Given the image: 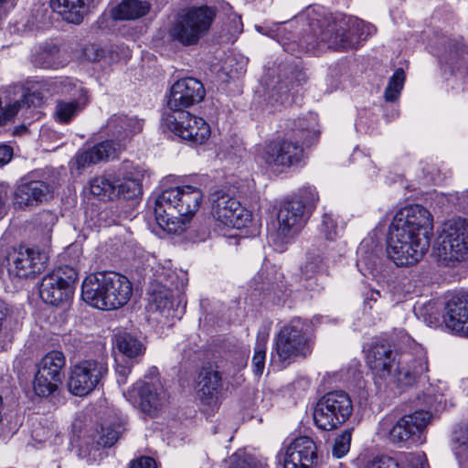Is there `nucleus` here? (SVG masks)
<instances>
[{
	"mask_svg": "<svg viewBox=\"0 0 468 468\" xmlns=\"http://www.w3.org/2000/svg\"><path fill=\"white\" fill-rule=\"evenodd\" d=\"M433 229L431 212L420 205L398 211L389 226L387 254L399 267L419 262L430 248Z\"/></svg>",
	"mask_w": 468,
	"mask_h": 468,
	"instance_id": "1",
	"label": "nucleus"
},
{
	"mask_svg": "<svg viewBox=\"0 0 468 468\" xmlns=\"http://www.w3.org/2000/svg\"><path fill=\"white\" fill-rule=\"evenodd\" d=\"M309 26L319 42L328 48L348 49L356 48L361 40L376 32L374 26L356 17L343 16L333 19L322 6H310L306 10Z\"/></svg>",
	"mask_w": 468,
	"mask_h": 468,
	"instance_id": "2",
	"label": "nucleus"
},
{
	"mask_svg": "<svg viewBox=\"0 0 468 468\" xmlns=\"http://www.w3.org/2000/svg\"><path fill=\"white\" fill-rule=\"evenodd\" d=\"M200 188L184 185L165 189L154 201L157 224L168 233L179 234L196 214L203 200Z\"/></svg>",
	"mask_w": 468,
	"mask_h": 468,
	"instance_id": "3",
	"label": "nucleus"
},
{
	"mask_svg": "<svg viewBox=\"0 0 468 468\" xmlns=\"http://www.w3.org/2000/svg\"><path fill=\"white\" fill-rule=\"evenodd\" d=\"M316 119L300 118L290 122L284 138L267 143L260 152L261 159L269 166L290 167L298 164L303 155V145H309L318 137Z\"/></svg>",
	"mask_w": 468,
	"mask_h": 468,
	"instance_id": "4",
	"label": "nucleus"
},
{
	"mask_svg": "<svg viewBox=\"0 0 468 468\" xmlns=\"http://www.w3.org/2000/svg\"><path fill=\"white\" fill-rule=\"evenodd\" d=\"M142 129L143 122L136 116L112 114L103 127L111 139L99 143L86 151L79 152L74 158V164L78 169H82L87 165L117 157L124 149L126 142Z\"/></svg>",
	"mask_w": 468,
	"mask_h": 468,
	"instance_id": "5",
	"label": "nucleus"
},
{
	"mask_svg": "<svg viewBox=\"0 0 468 468\" xmlns=\"http://www.w3.org/2000/svg\"><path fill=\"white\" fill-rule=\"evenodd\" d=\"M217 8L208 5L191 6L179 12L168 28V37L184 47L198 44L210 30Z\"/></svg>",
	"mask_w": 468,
	"mask_h": 468,
	"instance_id": "6",
	"label": "nucleus"
},
{
	"mask_svg": "<svg viewBox=\"0 0 468 468\" xmlns=\"http://www.w3.org/2000/svg\"><path fill=\"white\" fill-rule=\"evenodd\" d=\"M310 324L301 318H293L282 327L276 337L275 352L279 361L289 365L297 358H305L313 350Z\"/></svg>",
	"mask_w": 468,
	"mask_h": 468,
	"instance_id": "7",
	"label": "nucleus"
},
{
	"mask_svg": "<svg viewBox=\"0 0 468 468\" xmlns=\"http://www.w3.org/2000/svg\"><path fill=\"white\" fill-rule=\"evenodd\" d=\"M353 412L350 396L343 390L325 393L316 402L314 421L323 431H333L345 423Z\"/></svg>",
	"mask_w": 468,
	"mask_h": 468,
	"instance_id": "8",
	"label": "nucleus"
},
{
	"mask_svg": "<svg viewBox=\"0 0 468 468\" xmlns=\"http://www.w3.org/2000/svg\"><path fill=\"white\" fill-rule=\"evenodd\" d=\"M437 248L439 258L447 264L468 259V220L457 218L444 223Z\"/></svg>",
	"mask_w": 468,
	"mask_h": 468,
	"instance_id": "9",
	"label": "nucleus"
},
{
	"mask_svg": "<svg viewBox=\"0 0 468 468\" xmlns=\"http://www.w3.org/2000/svg\"><path fill=\"white\" fill-rule=\"evenodd\" d=\"M107 363L102 359H84L70 367L67 387L75 396H86L106 378Z\"/></svg>",
	"mask_w": 468,
	"mask_h": 468,
	"instance_id": "10",
	"label": "nucleus"
},
{
	"mask_svg": "<svg viewBox=\"0 0 468 468\" xmlns=\"http://www.w3.org/2000/svg\"><path fill=\"white\" fill-rule=\"evenodd\" d=\"M78 272L70 266L58 267L43 277L39 286L41 299L50 305H58L73 294Z\"/></svg>",
	"mask_w": 468,
	"mask_h": 468,
	"instance_id": "11",
	"label": "nucleus"
},
{
	"mask_svg": "<svg viewBox=\"0 0 468 468\" xmlns=\"http://www.w3.org/2000/svg\"><path fill=\"white\" fill-rule=\"evenodd\" d=\"M164 125L193 144H202L210 136V127L202 118L190 114L186 111L178 112H164Z\"/></svg>",
	"mask_w": 468,
	"mask_h": 468,
	"instance_id": "12",
	"label": "nucleus"
},
{
	"mask_svg": "<svg viewBox=\"0 0 468 468\" xmlns=\"http://www.w3.org/2000/svg\"><path fill=\"white\" fill-rule=\"evenodd\" d=\"M47 256L25 245L15 246L7 254L8 270L19 278L35 277L46 268Z\"/></svg>",
	"mask_w": 468,
	"mask_h": 468,
	"instance_id": "13",
	"label": "nucleus"
},
{
	"mask_svg": "<svg viewBox=\"0 0 468 468\" xmlns=\"http://www.w3.org/2000/svg\"><path fill=\"white\" fill-rule=\"evenodd\" d=\"M211 214L222 226L242 229L251 220V214L234 197L229 195L218 196L212 201Z\"/></svg>",
	"mask_w": 468,
	"mask_h": 468,
	"instance_id": "14",
	"label": "nucleus"
},
{
	"mask_svg": "<svg viewBox=\"0 0 468 468\" xmlns=\"http://www.w3.org/2000/svg\"><path fill=\"white\" fill-rule=\"evenodd\" d=\"M431 414L425 410H416L400 417L390 429L388 437L393 443L419 442L420 434L431 420Z\"/></svg>",
	"mask_w": 468,
	"mask_h": 468,
	"instance_id": "15",
	"label": "nucleus"
},
{
	"mask_svg": "<svg viewBox=\"0 0 468 468\" xmlns=\"http://www.w3.org/2000/svg\"><path fill=\"white\" fill-rule=\"evenodd\" d=\"M428 371V360L425 352L417 348L415 354L405 353L397 362L392 373L391 382L398 387H410Z\"/></svg>",
	"mask_w": 468,
	"mask_h": 468,
	"instance_id": "16",
	"label": "nucleus"
},
{
	"mask_svg": "<svg viewBox=\"0 0 468 468\" xmlns=\"http://www.w3.org/2000/svg\"><path fill=\"white\" fill-rule=\"evenodd\" d=\"M277 219L278 228L273 240L277 243H286L305 224L304 205L296 199L282 203Z\"/></svg>",
	"mask_w": 468,
	"mask_h": 468,
	"instance_id": "17",
	"label": "nucleus"
},
{
	"mask_svg": "<svg viewBox=\"0 0 468 468\" xmlns=\"http://www.w3.org/2000/svg\"><path fill=\"white\" fill-rule=\"evenodd\" d=\"M206 91L203 84L197 79L185 78L173 84L167 100L168 112L184 111L203 101Z\"/></svg>",
	"mask_w": 468,
	"mask_h": 468,
	"instance_id": "18",
	"label": "nucleus"
},
{
	"mask_svg": "<svg viewBox=\"0 0 468 468\" xmlns=\"http://www.w3.org/2000/svg\"><path fill=\"white\" fill-rule=\"evenodd\" d=\"M325 248H312L306 253V261L301 267V279L310 291H321L328 276Z\"/></svg>",
	"mask_w": 468,
	"mask_h": 468,
	"instance_id": "19",
	"label": "nucleus"
},
{
	"mask_svg": "<svg viewBox=\"0 0 468 468\" xmlns=\"http://www.w3.org/2000/svg\"><path fill=\"white\" fill-rule=\"evenodd\" d=\"M319 457L314 441L307 436L294 439L286 449L284 468H315Z\"/></svg>",
	"mask_w": 468,
	"mask_h": 468,
	"instance_id": "20",
	"label": "nucleus"
},
{
	"mask_svg": "<svg viewBox=\"0 0 468 468\" xmlns=\"http://www.w3.org/2000/svg\"><path fill=\"white\" fill-rule=\"evenodd\" d=\"M54 186L42 181L31 180L16 186L14 203L19 208L34 207L53 198Z\"/></svg>",
	"mask_w": 468,
	"mask_h": 468,
	"instance_id": "21",
	"label": "nucleus"
},
{
	"mask_svg": "<svg viewBox=\"0 0 468 468\" xmlns=\"http://www.w3.org/2000/svg\"><path fill=\"white\" fill-rule=\"evenodd\" d=\"M5 106L0 113V125L5 124L14 119L19 112H23L31 106L40 103L39 93L30 92L27 89L15 85L7 90Z\"/></svg>",
	"mask_w": 468,
	"mask_h": 468,
	"instance_id": "22",
	"label": "nucleus"
},
{
	"mask_svg": "<svg viewBox=\"0 0 468 468\" xmlns=\"http://www.w3.org/2000/svg\"><path fill=\"white\" fill-rule=\"evenodd\" d=\"M154 276V283L151 289L152 306L160 313L170 311L174 306L172 290L178 289L176 282L177 276L175 271L165 268L157 270Z\"/></svg>",
	"mask_w": 468,
	"mask_h": 468,
	"instance_id": "23",
	"label": "nucleus"
},
{
	"mask_svg": "<svg viewBox=\"0 0 468 468\" xmlns=\"http://www.w3.org/2000/svg\"><path fill=\"white\" fill-rule=\"evenodd\" d=\"M132 293L133 286L127 277L116 272H107L103 310L122 307L129 302Z\"/></svg>",
	"mask_w": 468,
	"mask_h": 468,
	"instance_id": "24",
	"label": "nucleus"
},
{
	"mask_svg": "<svg viewBox=\"0 0 468 468\" xmlns=\"http://www.w3.org/2000/svg\"><path fill=\"white\" fill-rule=\"evenodd\" d=\"M444 323L458 335L468 336V293L452 297L445 306Z\"/></svg>",
	"mask_w": 468,
	"mask_h": 468,
	"instance_id": "25",
	"label": "nucleus"
},
{
	"mask_svg": "<svg viewBox=\"0 0 468 468\" xmlns=\"http://www.w3.org/2000/svg\"><path fill=\"white\" fill-rule=\"evenodd\" d=\"M137 393L140 399V409L150 416H156L166 401V393L162 388H156L152 384L136 383L126 395L132 400L133 393Z\"/></svg>",
	"mask_w": 468,
	"mask_h": 468,
	"instance_id": "26",
	"label": "nucleus"
},
{
	"mask_svg": "<svg viewBox=\"0 0 468 468\" xmlns=\"http://www.w3.org/2000/svg\"><path fill=\"white\" fill-rule=\"evenodd\" d=\"M397 354L387 344H374L367 353V364L376 378L391 379V368L395 364Z\"/></svg>",
	"mask_w": 468,
	"mask_h": 468,
	"instance_id": "27",
	"label": "nucleus"
},
{
	"mask_svg": "<svg viewBox=\"0 0 468 468\" xmlns=\"http://www.w3.org/2000/svg\"><path fill=\"white\" fill-rule=\"evenodd\" d=\"M198 397L207 405L217 401L223 391L221 373L212 367H203L198 376Z\"/></svg>",
	"mask_w": 468,
	"mask_h": 468,
	"instance_id": "28",
	"label": "nucleus"
},
{
	"mask_svg": "<svg viewBox=\"0 0 468 468\" xmlns=\"http://www.w3.org/2000/svg\"><path fill=\"white\" fill-rule=\"evenodd\" d=\"M107 272H95L88 275L81 285V298L89 305L103 310L106 292Z\"/></svg>",
	"mask_w": 468,
	"mask_h": 468,
	"instance_id": "29",
	"label": "nucleus"
},
{
	"mask_svg": "<svg viewBox=\"0 0 468 468\" xmlns=\"http://www.w3.org/2000/svg\"><path fill=\"white\" fill-rule=\"evenodd\" d=\"M31 62L41 69H59L68 63L66 55L52 42L41 44L31 56Z\"/></svg>",
	"mask_w": 468,
	"mask_h": 468,
	"instance_id": "30",
	"label": "nucleus"
},
{
	"mask_svg": "<svg viewBox=\"0 0 468 468\" xmlns=\"http://www.w3.org/2000/svg\"><path fill=\"white\" fill-rule=\"evenodd\" d=\"M80 98L70 101L59 100L56 102L54 117L61 123L69 122L90 102L89 91L85 88H80Z\"/></svg>",
	"mask_w": 468,
	"mask_h": 468,
	"instance_id": "31",
	"label": "nucleus"
},
{
	"mask_svg": "<svg viewBox=\"0 0 468 468\" xmlns=\"http://www.w3.org/2000/svg\"><path fill=\"white\" fill-rule=\"evenodd\" d=\"M150 8L146 1L123 0L112 9V16L115 20H133L148 14Z\"/></svg>",
	"mask_w": 468,
	"mask_h": 468,
	"instance_id": "32",
	"label": "nucleus"
},
{
	"mask_svg": "<svg viewBox=\"0 0 468 468\" xmlns=\"http://www.w3.org/2000/svg\"><path fill=\"white\" fill-rule=\"evenodd\" d=\"M87 0H50L54 11L61 14L65 20L80 24L82 21Z\"/></svg>",
	"mask_w": 468,
	"mask_h": 468,
	"instance_id": "33",
	"label": "nucleus"
},
{
	"mask_svg": "<svg viewBox=\"0 0 468 468\" xmlns=\"http://www.w3.org/2000/svg\"><path fill=\"white\" fill-rule=\"evenodd\" d=\"M66 365V358L60 351H51L42 357L37 365L38 371H45L44 374L53 379L61 380V371Z\"/></svg>",
	"mask_w": 468,
	"mask_h": 468,
	"instance_id": "34",
	"label": "nucleus"
},
{
	"mask_svg": "<svg viewBox=\"0 0 468 468\" xmlns=\"http://www.w3.org/2000/svg\"><path fill=\"white\" fill-rule=\"evenodd\" d=\"M115 345L127 357H136L144 352V346L141 341L129 333L116 335Z\"/></svg>",
	"mask_w": 468,
	"mask_h": 468,
	"instance_id": "35",
	"label": "nucleus"
},
{
	"mask_svg": "<svg viewBox=\"0 0 468 468\" xmlns=\"http://www.w3.org/2000/svg\"><path fill=\"white\" fill-rule=\"evenodd\" d=\"M90 190L93 196L101 198H116L115 176H99L94 177L90 182Z\"/></svg>",
	"mask_w": 468,
	"mask_h": 468,
	"instance_id": "36",
	"label": "nucleus"
},
{
	"mask_svg": "<svg viewBox=\"0 0 468 468\" xmlns=\"http://www.w3.org/2000/svg\"><path fill=\"white\" fill-rule=\"evenodd\" d=\"M115 194L117 197L124 199H133L142 194V186L140 181L129 176H115Z\"/></svg>",
	"mask_w": 468,
	"mask_h": 468,
	"instance_id": "37",
	"label": "nucleus"
},
{
	"mask_svg": "<svg viewBox=\"0 0 468 468\" xmlns=\"http://www.w3.org/2000/svg\"><path fill=\"white\" fill-rule=\"evenodd\" d=\"M441 303L438 301H429L419 307H415L416 314L429 326H436L441 319Z\"/></svg>",
	"mask_w": 468,
	"mask_h": 468,
	"instance_id": "38",
	"label": "nucleus"
},
{
	"mask_svg": "<svg viewBox=\"0 0 468 468\" xmlns=\"http://www.w3.org/2000/svg\"><path fill=\"white\" fill-rule=\"evenodd\" d=\"M44 370L37 371L33 383V388L37 396L47 398L57 390L58 384L61 383V380L55 378L51 379V378H48V376L44 374Z\"/></svg>",
	"mask_w": 468,
	"mask_h": 468,
	"instance_id": "39",
	"label": "nucleus"
},
{
	"mask_svg": "<svg viewBox=\"0 0 468 468\" xmlns=\"http://www.w3.org/2000/svg\"><path fill=\"white\" fill-rule=\"evenodd\" d=\"M405 79L406 75L404 70L400 68L397 69L385 89L384 98L387 101L393 102L399 99L404 86Z\"/></svg>",
	"mask_w": 468,
	"mask_h": 468,
	"instance_id": "40",
	"label": "nucleus"
},
{
	"mask_svg": "<svg viewBox=\"0 0 468 468\" xmlns=\"http://www.w3.org/2000/svg\"><path fill=\"white\" fill-rule=\"evenodd\" d=\"M453 441L457 444L456 454L460 462L468 464V424L460 425L454 430Z\"/></svg>",
	"mask_w": 468,
	"mask_h": 468,
	"instance_id": "41",
	"label": "nucleus"
},
{
	"mask_svg": "<svg viewBox=\"0 0 468 468\" xmlns=\"http://www.w3.org/2000/svg\"><path fill=\"white\" fill-rule=\"evenodd\" d=\"M124 430L125 428L121 421L112 423L107 427H102L98 444L103 447H112L118 441Z\"/></svg>",
	"mask_w": 468,
	"mask_h": 468,
	"instance_id": "42",
	"label": "nucleus"
},
{
	"mask_svg": "<svg viewBox=\"0 0 468 468\" xmlns=\"http://www.w3.org/2000/svg\"><path fill=\"white\" fill-rule=\"evenodd\" d=\"M290 101V89L287 82L279 80L272 86L270 91V103L274 105H284Z\"/></svg>",
	"mask_w": 468,
	"mask_h": 468,
	"instance_id": "43",
	"label": "nucleus"
},
{
	"mask_svg": "<svg viewBox=\"0 0 468 468\" xmlns=\"http://www.w3.org/2000/svg\"><path fill=\"white\" fill-rule=\"evenodd\" d=\"M352 433L350 430L344 431L335 441L333 454L337 458L343 457L350 449Z\"/></svg>",
	"mask_w": 468,
	"mask_h": 468,
	"instance_id": "44",
	"label": "nucleus"
},
{
	"mask_svg": "<svg viewBox=\"0 0 468 468\" xmlns=\"http://www.w3.org/2000/svg\"><path fill=\"white\" fill-rule=\"evenodd\" d=\"M266 348L264 344L258 343L255 347V352L252 357L251 365L253 372L257 376L263 373L265 367Z\"/></svg>",
	"mask_w": 468,
	"mask_h": 468,
	"instance_id": "45",
	"label": "nucleus"
},
{
	"mask_svg": "<svg viewBox=\"0 0 468 468\" xmlns=\"http://www.w3.org/2000/svg\"><path fill=\"white\" fill-rule=\"evenodd\" d=\"M321 230L327 239H333L337 235V225L332 213H324L322 218Z\"/></svg>",
	"mask_w": 468,
	"mask_h": 468,
	"instance_id": "46",
	"label": "nucleus"
},
{
	"mask_svg": "<svg viewBox=\"0 0 468 468\" xmlns=\"http://www.w3.org/2000/svg\"><path fill=\"white\" fill-rule=\"evenodd\" d=\"M59 88L62 93L70 95L75 99L80 98V88H84L81 83L69 78H63L59 80Z\"/></svg>",
	"mask_w": 468,
	"mask_h": 468,
	"instance_id": "47",
	"label": "nucleus"
},
{
	"mask_svg": "<svg viewBox=\"0 0 468 468\" xmlns=\"http://www.w3.org/2000/svg\"><path fill=\"white\" fill-rule=\"evenodd\" d=\"M318 198V194L315 188L307 186L300 190V199L297 200L302 201L305 208L306 207H314L316 204Z\"/></svg>",
	"mask_w": 468,
	"mask_h": 468,
	"instance_id": "48",
	"label": "nucleus"
},
{
	"mask_svg": "<svg viewBox=\"0 0 468 468\" xmlns=\"http://www.w3.org/2000/svg\"><path fill=\"white\" fill-rule=\"evenodd\" d=\"M426 466L425 455L418 453L405 455V461L402 468H426Z\"/></svg>",
	"mask_w": 468,
	"mask_h": 468,
	"instance_id": "49",
	"label": "nucleus"
},
{
	"mask_svg": "<svg viewBox=\"0 0 468 468\" xmlns=\"http://www.w3.org/2000/svg\"><path fill=\"white\" fill-rule=\"evenodd\" d=\"M405 455L398 461L392 457L382 456L373 463L374 468H402Z\"/></svg>",
	"mask_w": 468,
	"mask_h": 468,
	"instance_id": "50",
	"label": "nucleus"
},
{
	"mask_svg": "<svg viewBox=\"0 0 468 468\" xmlns=\"http://www.w3.org/2000/svg\"><path fill=\"white\" fill-rule=\"evenodd\" d=\"M229 468H263L259 467L258 463L250 456L235 457Z\"/></svg>",
	"mask_w": 468,
	"mask_h": 468,
	"instance_id": "51",
	"label": "nucleus"
},
{
	"mask_svg": "<svg viewBox=\"0 0 468 468\" xmlns=\"http://www.w3.org/2000/svg\"><path fill=\"white\" fill-rule=\"evenodd\" d=\"M38 221L40 226L50 229L56 224L57 216L49 210H44L38 214Z\"/></svg>",
	"mask_w": 468,
	"mask_h": 468,
	"instance_id": "52",
	"label": "nucleus"
},
{
	"mask_svg": "<svg viewBox=\"0 0 468 468\" xmlns=\"http://www.w3.org/2000/svg\"><path fill=\"white\" fill-rule=\"evenodd\" d=\"M130 468H157L156 462L149 456H142L131 463Z\"/></svg>",
	"mask_w": 468,
	"mask_h": 468,
	"instance_id": "53",
	"label": "nucleus"
},
{
	"mask_svg": "<svg viewBox=\"0 0 468 468\" xmlns=\"http://www.w3.org/2000/svg\"><path fill=\"white\" fill-rule=\"evenodd\" d=\"M13 157V149L9 145H0V167L5 165Z\"/></svg>",
	"mask_w": 468,
	"mask_h": 468,
	"instance_id": "54",
	"label": "nucleus"
},
{
	"mask_svg": "<svg viewBox=\"0 0 468 468\" xmlns=\"http://www.w3.org/2000/svg\"><path fill=\"white\" fill-rule=\"evenodd\" d=\"M131 373V367L129 366L118 364L116 367L117 382L119 385H124L126 383L127 377Z\"/></svg>",
	"mask_w": 468,
	"mask_h": 468,
	"instance_id": "55",
	"label": "nucleus"
},
{
	"mask_svg": "<svg viewBox=\"0 0 468 468\" xmlns=\"http://www.w3.org/2000/svg\"><path fill=\"white\" fill-rule=\"evenodd\" d=\"M380 297V293L378 291H372L370 292V300L377 301Z\"/></svg>",
	"mask_w": 468,
	"mask_h": 468,
	"instance_id": "56",
	"label": "nucleus"
},
{
	"mask_svg": "<svg viewBox=\"0 0 468 468\" xmlns=\"http://www.w3.org/2000/svg\"><path fill=\"white\" fill-rule=\"evenodd\" d=\"M267 336H268L267 335L262 334L261 335H259L258 338H259V340L261 339L263 343H265L267 340Z\"/></svg>",
	"mask_w": 468,
	"mask_h": 468,
	"instance_id": "57",
	"label": "nucleus"
},
{
	"mask_svg": "<svg viewBox=\"0 0 468 468\" xmlns=\"http://www.w3.org/2000/svg\"><path fill=\"white\" fill-rule=\"evenodd\" d=\"M330 468H347L343 463H339L336 465L331 466Z\"/></svg>",
	"mask_w": 468,
	"mask_h": 468,
	"instance_id": "58",
	"label": "nucleus"
},
{
	"mask_svg": "<svg viewBox=\"0 0 468 468\" xmlns=\"http://www.w3.org/2000/svg\"><path fill=\"white\" fill-rule=\"evenodd\" d=\"M283 48L285 51L287 52H293V49L290 48V46H285V44L283 45Z\"/></svg>",
	"mask_w": 468,
	"mask_h": 468,
	"instance_id": "59",
	"label": "nucleus"
},
{
	"mask_svg": "<svg viewBox=\"0 0 468 468\" xmlns=\"http://www.w3.org/2000/svg\"><path fill=\"white\" fill-rule=\"evenodd\" d=\"M256 28H257V30H258L259 32H261V27H259V26H258V27H256Z\"/></svg>",
	"mask_w": 468,
	"mask_h": 468,
	"instance_id": "60",
	"label": "nucleus"
},
{
	"mask_svg": "<svg viewBox=\"0 0 468 468\" xmlns=\"http://www.w3.org/2000/svg\"><path fill=\"white\" fill-rule=\"evenodd\" d=\"M5 0H0V5H2Z\"/></svg>",
	"mask_w": 468,
	"mask_h": 468,
	"instance_id": "61",
	"label": "nucleus"
}]
</instances>
